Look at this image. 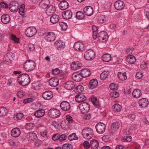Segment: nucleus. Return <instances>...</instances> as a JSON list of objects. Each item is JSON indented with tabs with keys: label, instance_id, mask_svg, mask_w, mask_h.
I'll use <instances>...</instances> for the list:
<instances>
[{
	"label": "nucleus",
	"instance_id": "7",
	"mask_svg": "<svg viewBox=\"0 0 149 149\" xmlns=\"http://www.w3.org/2000/svg\"><path fill=\"white\" fill-rule=\"evenodd\" d=\"M37 30L34 27H29L25 31L26 36L29 37H32L37 33Z\"/></svg>",
	"mask_w": 149,
	"mask_h": 149
},
{
	"label": "nucleus",
	"instance_id": "33",
	"mask_svg": "<svg viewBox=\"0 0 149 149\" xmlns=\"http://www.w3.org/2000/svg\"><path fill=\"white\" fill-rule=\"evenodd\" d=\"M90 146L91 149H97L99 147V143L97 141L94 140L90 142Z\"/></svg>",
	"mask_w": 149,
	"mask_h": 149
},
{
	"label": "nucleus",
	"instance_id": "28",
	"mask_svg": "<svg viewBox=\"0 0 149 149\" xmlns=\"http://www.w3.org/2000/svg\"><path fill=\"white\" fill-rule=\"evenodd\" d=\"M98 84V81L96 79H92L89 83V87L90 89H93L97 86Z\"/></svg>",
	"mask_w": 149,
	"mask_h": 149
},
{
	"label": "nucleus",
	"instance_id": "21",
	"mask_svg": "<svg viewBox=\"0 0 149 149\" xmlns=\"http://www.w3.org/2000/svg\"><path fill=\"white\" fill-rule=\"evenodd\" d=\"M49 83L51 86L55 87L58 84V80L56 78H52L49 79Z\"/></svg>",
	"mask_w": 149,
	"mask_h": 149
},
{
	"label": "nucleus",
	"instance_id": "37",
	"mask_svg": "<svg viewBox=\"0 0 149 149\" xmlns=\"http://www.w3.org/2000/svg\"><path fill=\"white\" fill-rule=\"evenodd\" d=\"M102 60L105 62H109L112 59L111 55L109 54H104L102 57Z\"/></svg>",
	"mask_w": 149,
	"mask_h": 149
},
{
	"label": "nucleus",
	"instance_id": "51",
	"mask_svg": "<svg viewBox=\"0 0 149 149\" xmlns=\"http://www.w3.org/2000/svg\"><path fill=\"white\" fill-rule=\"evenodd\" d=\"M112 61H114L116 63H119L122 62V60L120 59L119 57L117 56H115L112 58Z\"/></svg>",
	"mask_w": 149,
	"mask_h": 149
},
{
	"label": "nucleus",
	"instance_id": "10",
	"mask_svg": "<svg viewBox=\"0 0 149 149\" xmlns=\"http://www.w3.org/2000/svg\"><path fill=\"white\" fill-rule=\"evenodd\" d=\"M95 127L97 132L99 134H102L105 131V125L103 123H99L96 125Z\"/></svg>",
	"mask_w": 149,
	"mask_h": 149
},
{
	"label": "nucleus",
	"instance_id": "59",
	"mask_svg": "<svg viewBox=\"0 0 149 149\" xmlns=\"http://www.w3.org/2000/svg\"><path fill=\"white\" fill-rule=\"evenodd\" d=\"M76 89L78 93H81L84 90L83 87L81 85H79L76 87Z\"/></svg>",
	"mask_w": 149,
	"mask_h": 149
},
{
	"label": "nucleus",
	"instance_id": "50",
	"mask_svg": "<svg viewBox=\"0 0 149 149\" xmlns=\"http://www.w3.org/2000/svg\"><path fill=\"white\" fill-rule=\"evenodd\" d=\"M23 117V114L20 113H18L16 115L14 116V119L16 120H21L22 118Z\"/></svg>",
	"mask_w": 149,
	"mask_h": 149
},
{
	"label": "nucleus",
	"instance_id": "62",
	"mask_svg": "<svg viewBox=\"0 0 149 149\" xmlns=\"http://www.w3.org/2000/svg\"><path fill=\"white\" fill-rule=\"evenodd\" d=\"M66 119L69 123H72L73 122L72 117L69 115H67L66 116Z\"/></svg>",
	"mask_w": 149,
	"mask_h": 149
},
{
	"label": "nucleus",
	"instance_id": "4",
	"mask_svg": "<svg viewBox=\"0 0 149 149\" xmlns=\"http://www.w3.org/2000/svg\"><path fill=\"white\" fill-rule=\"evenodd\" d=\"M95 53L92 49H88L84 53V57L87 60H93L95 57Z\"/></svg>",
	"mask_w": 149,
	"mask_h": 149
},
{
	"label": "nucleus",
	"instance_id": "63",
	"mask_svg": "<svg viewBox=\"0 0 149 149\" xmlns=\"http://www.w3.org/2000/svg\"><path fill=\"white\" fill-rule=\"evenodd\" d=\"M111 96L113 98H115L118 97L119 96V94L118 93L114 91L112 92L111 94Z\"/></svg>",
	"mask_w": 149,
	"mask_h": 149
},
{
	"label": "nucleus",
	"instance_id": "30",
	"mask_svg": "<svg viewBox=\"0 0 149 149\" xmlns=\"http://www.w3.org/2000/svg\"><path fill=\"white\" fill-rule=\"evenodd\" d=\"M45 113V111L43 109H41L35 111L34 113V115L37 117L40 118L44 116Z\"/></svg>",
	"mask_w": 149,
	"mask_h": 149
},
{
	"label": "nucleus",
	"instance_id": "52",
	"mask_svg": "<svg viewBox=\"0 0 149 149\" xmlns=\"http://www.w3.org/2000/svg\"><path fill=\"white\" fill-rule=\"evenodd\" d=\"M68 139L70 141H72L74 140H77L78 138L77 136L75 133H73L69 135Z\"/></svg>",
	"mask_w": 149,
	"mask_h": 149
},
{
	"label": "nucleus",
	"instance_id": "31",
	"mask_svg": "<svg viewBox=\"0 0 149 149\" xmlns=\"http://www.w3.org/2000/svg\"><path fill=\"white\" fill-rule=\"evenodd\" d=\"M61 2L59 4V6L61 10H64L66 9L68 7V3L65 1H61Z\"/></svg>",
	"mask_w": 149,
	"mask_h": 149
},
{
	"label": "nucleus",
	"instance_id": "56",
	"mask_svg": "<svg viewBox=\"0 0 149 149\" xmlns=\"http://www.w3.org/2000/svg\"><path fill=\"white\" fill-rule=\"evenodd\" d=\"M63 149H72V146L71 144L66 143L64 144L63 146Z\"/></svg>",
	"mask_w": 149,
	"mask_h": 149
},
{
	"label": "nucleus",
	"instance_id": "15",
	"mask_svg": "<svg viewBox=\"0 0 149 149\" xmlns=\"http://www.w3.org/2000/svg\"><path fill=\"white\" fill-rule=\"evenodd\" d=\"M139 104L140 108H144L148 105V102L147 99L143 98L139 100Z\"/></svg>",
	"mask_w": 149,
	"mask_h": 149
},
{
	"label": "nucleus",
	"instance_id": "64",
	"mask_svg": "<svg viewBox=\"0 0 149 149\" xmlns=\"http://www.w3.org/2000/svg\"><path fill=\"white\" fill-rule=\"evenodd\" d=\"M11 39L14 40L15 42L18 43L19 42V39L15 35L12 34L11 36Z\"/></svg>",
	"mask_w": 149,
	"mask_h": 149
},
{
	"label": "nucleus",
	"instance_id": "60",
	"mask_svg": "<svg viewBox=\"0 0 149 149\" xmlns=\"http://www.w3.org/2000/svg\"><path fill=\"white\" fill-rule=\"evenodd\" d=\"M132 140V138L131 136H128L126 137H125L123 139V141L130 142Z\"/></svg>",
	"mask_w": 149,
	"mask_h": 149
},
{
	"label": "nucleus",
	"instance_id": "36",
	"mask_svg": "<svg viewBox=\"0 0 149 149\" xmlns=\"http://www.w3.org/2000/svg\"><path fill=\"white\" fill-rule=\"evenodd\" d=\"M108 20V18L106 16L100 15L98 18V21L100 23H103L107 22Z\"/></svg>",
	"mask_w": 149,
	"mask_h": 149
},
{
	"label": "nucleus",
	"instance_id": "2",
	"mask_svg": "<svg viewBox=\"0 0 149 149\" xmlns=\"http://www.w3.org/2000/svg\"><path fill=\"white\" fill-rule=\"evenodd\" d=\"M82 134L84 138L87 139H90L93 136V130L90 128H85L82 131Z\"/></svg>",
	"mask_w": 149,
	"mask_h": 149
},
{
	"label": "nucleus",
	"instance_id": "23",
	"mask_svg": "<svg viewBox=\"0 0 149 149\" xmlns=\"http://www.w3.org/2000/svg\"><path fill=\"white\" fill-rule=\"evenodd\" d=\"M123 2L120 0H118L116 1L114 4L115 8L117 10H120L124 7Z\"/></svg>",
	"mask_w": 149,
	"mask_h": 149
},
{
	"label": "nucleus",
	"instance_id": "34",
	"mask_svg": "<svg viewBox=\"0 0 149 149\" xmlns=\"http://www.w3.org/2000/svg\"><path fill=\"white\" fill-rule=\"evenodd\" d=\"M127 61L130 64H133L136 62V58L133 55H129L126 58Z\"/></svg>",
	"mask_w": 149,
	"mask_h": 149
},
{
	"label": "nucleus",
	"instance_id": "55",
	"mask_svg": "<svg viewBox=\"0 0 149 149\" xmlns=\"http://www.w3.org/2000/svg\"><path fill=\"white\" fill-rule=\"evenodd\" d=\"M91 100L92 102L94 105H97L98 104V101L96 97L94 96L91 97Z\"/></svg>",
	"mask_w": 149,
	"mask_h": 149
},
{
	"label": "nucleus",
	"instance_id": "9",
	"mask_svg": "<svg viewBox=\"0 0 149 149\" xmlns=\"http://www.w3.org/2000/svg\"><path fill=\"white\" fill-rule=\"evenodd\" d=\"M10 10L12 12H16L19 9V6L18 3L15 1L11 2L9 5Z\"/></svg>",
	"mask_w": 149,
	"mask_h": 149
},
{
	"label": "nucleus",
	"instance_id": "32",
	"mask_svg": "<svg viewBox=\"0 0 149 149\" xmlns=\"http://www.w3.org/2000/svg\"><path fill=\"white\" fill-rule=\"evenodd\" d=\"M10 20V17L8 14L3 15L1 17V22L4 24H7L9 22Z\"/></svg>",
	"mask_w": 149,
	"mask_h": 149
},
{
	"label": "nucleus",
	"instance_id": "8",
	"mask_svg": "<svg viewBox=\"0 0 149 149\" xmlns=\"http://www.w3.org/2000/svg\"><path fill=\"white\" fill-rule=\"evenodd\" d=\"M48 113L49 116L52 118H57L61 114L60 111L55 109H50Z\"/></svg>",
	"mask_w": 149,
	"mask_h": 149
},
{
	"label": "nucleus",
	"instance_id": "46",
	"mask_svg": "<svg viewBox=\"0 0 149 149\" xmlns=\"http://www.w3.org/2000/svg\"><path fill=\"white\" fill-rule=\"evenodd\" d=\"M76 17L79 19H82L85 17L84 14L81 11H78L76 13Z\"/></svg>",
	"mask_w": 149,
	"mask_h": 149
},
{
	"label": "nucleus",
	"instance_id": "47",
	"mask_svg": "<svg viewBox=\"0 0 149 149\" xmlns=\"http://www.w3.org/2000/svg\"><path fill=\"white\" fill-rule=\"evenodd\" d=\"M59 25L61 29L63 30H66L68 28V25L65 22H59Z\"/></svg>",
	"mask_w": 149,
	"mask_h": 149
},
{
	"label": "nucleus",
	"instance_id": "45",
	"mask_svg": "<svg viewBox=\"0 0 149 149\" xmlns=\"http://www.w3.org/2000/svg\"><path fill=\"white\" fill-rule=\"evenodd\" d=\"M93 30V39H95L97 38V28L95 26H92Z\"/></svg>",
	"mask_w": 149,
	"mask_h": 149
},
{
	"label": "nucleus",
	"instance_id": "3",
	"mask_svg": "<svg viewBox=\"0 0 149 149\" xmlns=\"http://www.w3.org/2000/svg\"><path fill=\"white\" fill-rule=\"evenodd\" d=\"M36 64L33 60H28L25 62L24 65V67L26 71H31L35 68Z\"/></svg>",
	"mask_w": 149,
	"mask_h": 149
},
{
	"label": "nucleus",
	"instance_id": "14",
	"mask_svg": "<svg viewBox=\"0 0 149 149\" xmlns=\"http://www.w3.org/2000/svg\"><path fill=\"white\" fill-rule=\"evenodd\" d=\"M64 86L68 90H71L73 89L75 86L73 81H68L65 83Z\"/></svg>",
	"mask_w": 149,
	"mask_h": 149
},
{
	"label": "nucleus",
	"instance_id": "16",
	"mask_svg": "<svg viewBox=\"0 0 149 149\" xmlns=\"http://www.w3.org/2000/svg\"><path fill=\"white\" fill-rule=\"evenodd\" d=\"M84 44L80 42H76L74 45V49L77 51H82L84 48Z\"/></svg>",
	"mask_w": 149,
	"mask_h": 149
},
{
	"label": "nucleus",
	"instance_id": "35",
	"mask_svg": "<svg viewBox=\"0 0 149 149\" xmlns=\"http://www.w3.org/2000/svg\"><path fill=\"white\" fill-rule=\"evenodd\" d=\"M59 19V17L58 15H54L50 17V21L52 23L54 24L57 23Z\"/></svg>",
	"mask_w": 149,
	"mask_h": 149
},
{
	"label": "nucleus",
	"instance_id": "48",
	"mask_svg": "<svg viewBox=\"0 0 149 149\" xmlns=\"http://www.w3.org/2000/svg\"><path fill=\"white\" fill-rule=\"evenodd\" d=\"M25 6L24 4H22L21 5L19 8V14L23 16L24 15V8H25Z\"/></svg>",
	"mask_w": 149,
	"mask_h": 149
},
{
	"label": "nucleus",
	"instance_id": "26",
	"mask_svg": "<svg viewBox=\"0 0 149 149\" xmlns=\"http://www.w3.org/2000/svg\"><path fill=\"white\" fill-rule=\"evenodd\" d=\"M62 16L65 19H69L72 16V13L69 10H66L63 12Z\"/></svg>",
	"mask_w": 149,
	"mask_h": 149
},
{
	"label": "nucleus",
	"instance_id": "54",
	"mask_svg": "<svg viewBox=\"0 0 149 149\" xmlns=\"http://www.w3.org/2000/svg\"><path fill=\"white\" fill-rule=\"evenodd\" d=\"M67 137V136L64 134L59 135V141L61 142L64 141L66 139Z\"/></svg>",
	"mask_w": 149,
	"mask_h": 149
},
{
	"label": "nucleus",
	"instance_id": "24",
	"mask_svg": "<svg viewBox=\"0 0 149 149\" xmlns=\"http://www.w3.org/2000/svg\"><path fill=\"white\" fill-rule=\"evenodd\" d=\"M86 99V98L85 95L82 94H78L75 97V100L78 102H83Z\"/></svg>",
	"mask_w": 149,
	"mask_h": 149
},
{
	"label": "nucleus",
	"instance_id": "22",
	"mask_svg": "<svg viewBox=\"0 0 149 149\" xmlns=\"http://www.w3.org/2000/svg\"><path fill=\"white\" fill-rule=\"evenodd\" d=\"M81 66V64L78 61H74L71 65L72 69L74 70L79 69Z\"/></svg>",
	"mask_w": 149,
	"mask_h": 149
},
{
	"label": "nucleus",
	"instance_id": "58",
	"mask_svg": "<svg viewBox=\"0 0 149 149\" xmlns=\"http://www.w3.org/2000/svg\"><path fill=\"white\" fill-rule=\"evenodd\" d=\"M33 100V99L31 98H26L24 100L23 102L24 103L26 104L32 102Z\"/></svg>",
	"mask_w": 149,
	"mask_h": 149
},
{
	"label": "nucleus",
	"instance_id": "20",
	"mask_svg": "<svg viewBox=\"0 0 149 149\" xmlns=\"http://www.w3.org/2000/svg\"><path fill=\"white\" fill-rule=\"evenodd\" d=\"M65 43L61 40L56 41L54 43L55 47L58 49H61L64 48Z\"/></svg>",
	"mask_w": 149,
	"mask_h": 149
},
{
	"label": "nucleus",
	"instance_id": "38",
	"mask_svg": "<svg viewBox=\"0 0 149 149\" xmlns=\"http://www.w3.org/2000/svg\"><path fill=\"white\" fill-rule=\"evenodd\" d=\"M55 11V8L52 5L49 6L46 10V13L48 15L53 14Z\"/></svg>",
	"mask_w": 149,
	"mask_h": 149
},
{
	"label": "nucleus",
	"instance_id": "49",
	"mask_svg": "<svg viewBox=\"0 0 149 149\" xmlns=\"http://www.w3.org/2000/svg\"><path fill=\"white\" fill-rule=\"evenodd\" d=\"M108 75V72L107 71H104L101 74L100 78L101 79H104L106 78Z\"/></svg>",
	"mask_w": 149,
	"mask_h": 149
},
{
	"label": "nucleus",
	"instance_id": "57",
	"mask_svg": "<svg viewBox=\"0 0 149 149\" xmlns=\"http://www.w3.org/2000/svg\"><path fill=\"white\" fill-rule=\"evenodd\" d=\"M12 59L13 58L11 56L10 54H7L4 58V59H6L5 61H6L7 62H8V61H11Z\"/></svg>",
	"mask_w": 149,
	"mask_h": 149
},
{
	"label": "nucleus",
	"instance_id": "43",
	"mask_svg": "<svg viewBox=\"0 0 149 149\" xmlns=\"http://www.w3.org/2000/svg\"><path fill=\"white\" fill-rule=\"evenodd\" d=\"M135 125H134V127L131 126L130 128L125 130L124 132V133L126 134H130L132 132L133 130L136 129Z\"/></svg>",
	"mask_w": 149,
	"mask_h": 149
},
{
	"label": "nucleus",
	"instance_id": "1",
	"mask_svg": "<svg viewBox=\"0 0 149 149\" xmlns=\"http://www.w3.org/2000/svg\"><path fill=\"white\" fill-rule=\"evenodd\" d=\"M31 81L29 75L27 74H22L19 75L18 78V82L19 84L23 86L27 85Z\"/></svg>",
	"mask_w": 149,
	"mask_h": 149
},
{
	"label": "nucleus",
	"instance_id": "11",
	"mask_svg": "<svg viewBox=\"0 0 149 149\" xmlns=\"http://www.w3.org/2000/svg\"><path fill=\"white\" fill-rule=\"evenodd\" d=\"M56 38L55 34L52 32L47 33L46 34L45 37L46 40L49 42H52L54 41Z\"/></svg>",
	"mask_w": 149,
	"mask_h": 149
},
{
	"label": "nucleus",
	"instance_id": "41",
	"mask_svg": "<svg viewBox=\"0 0 149 149\" xmlns=\"http://www.w3.org/2000/svg\"><path fill=\"white\" fill-rule=\"evenodd\" d=\"M118 76L120 80L122 81L126 79L127 78L126 73L125 72L122 73L120 72H119L118 73Z\"/></svg>",
	"mask_w": 149,
	"mask_h": 149
},
{
	"label": "nucleus",
	"instance_id": "18",
	"mask_svg": "<svg viewBox=\"0 0 149 149\" xmlns=\"http://www.w3.org/2000/svg\"><path fill=\"white\" fill-rule=\"evenodd\" d=\"M72 78L74 81H79L81 80L83 77L80 73L75 72L72 74Z\"/></svg>",
	"mask_w": 149,
	"mask_h": 149
},
{
	"label": "nucleus",
	"instance_id": "5",
	"mask_svg": "<svg viewBox=\"0 0 149 149\" xmlns=\"http://www.w3.org/2000/svg\"><path fill=\"white\" fill-rule=\"evenodd\" d=\"M79 108L81 113H84L88 111L90 109V106L88 103L86 102H83L79 104Z\"/></svg>",
	"mask_w": 149,
	"mask_h": 149
},
{
	"label": "nucleus",
	"instance_id": "25",
	"mask_svg": "<svg viewBox=\"0 0 149 149\" xmlns=\"http://www.w3.org/2000/svg\"><path fill=\"white\" fill-rule=\"evenodd\" d=\"M26 136L29 140L33 141L37 138L36 134L33 132H30L26 134Z\"/></svg>",
	"mask_w": 149,
	"mask_h": 149
},
{
	"label": "nucleus",
	"instance_id": "61",
	"mask_svg": "<svg viewBox=\"0 0 149 149\" xmlns=\"http://www.w3.org/2000/svg\"><path fill=\"white\" fill-rule=\"evenodd\" d=\"M91 117V115L90 113H87L84 114L83 116V118L85 120H89Z\"/></svg>",
	"mask_w": 149,
	"mask_h": 149
},
{
	"label": "nucleus",
	"instance_id": "39",
	"mask_svg": "<svg viewBox=\"0 0 149 149\" xmlns=\"http://www.w3.org/2000/svg\"><path fill=\"white\" fill-rule=\"evenodd\" d=\"M112 109L115 112H119L121 111L122 107L121 106L118 104H116L112 106Z\"/></svg>",
	"mask_w": 149,
	"mask_h": 149
},
{
	"label": "nucleus",
	"instance_id": "44",
	"mask_svg": "<svg viewBox=\"0 0 149 149\" xmlns=\"http://www.w3.org/2000/svg\"><path fill=\"white\" fill-rule=\"evenodd\" d=\"M35 125L32 123H26L25 125V127L27 130H33L34 127Z\"/></svg>",
	"mask_w": 149,
	"mask_h": 149
},
{
	"label": "nucleus",
	"instance_id": "13",
	"mask_svg": "<svg viewBox=\"0 0 149 149\" xmlns=\"http://www.w3.org/2000/svg\"><path fill=\"white\" fill-rule=\"evenodd\" d=\"M43 98L46 100H49L53 97V93L51 91H47L43 93L42 95Z\"/></svg>",
	"mask_w": 149,
	"mask_h": 149
},
{
	"label": "nucleus",
	"instance_id": "40",
	"mask_svg": "<svg viewBox=\"0 0 149 149\" xmlns=\"http://www.w3.org/2000/svg\"><path fill=\"white\" fill-rule=\"evenodd\" d=\"M141 95V93L140 90L136 89L134 90L132 93L133 96L135 98H138Z\"/></svg>",
	"mask_w": 149,
	"mask_h": 149
},
{
	"label": "nucleus",
	"instance_id": "17",
	"mask_svg": "<svg viewBox=\"0 0 149 149\" xmlns=\"http://www.w3.org/2000/svg\"><path fill=\"white\" fill-rule=\"evenodd\" d=\"M21 133V131L19 128H15L13 129L11 132L12 136L14 137H17L19 136Z\"/></svg>",
	"mask_w": 149,
	"mask_h": 149
},
{
	"label": "nucleus",
	"instance_id": "29",
	"mask_svg": "<svg viewBox=\"0 0 149 149\" xmlns=\"http://www.w3.org/2000/svg\"><path fill=\"white\" fill-rule=\"evenodd\" d=\"M80 73L83 77H86L89 76L91 74L90 70L87 68L82 69Z\"/></svg>",
	"mask_w": 149,
	"mask_h": 149
},
{
	"label": "nucleus",
	"instance_id": "6",
	"mask_svg": "<svg viewBox=\"0 0 149 149\" xmlns=\"http://www.w3.org/2000/svg\"><path fill=\"white\" fill-rule=\"evenodd\" d=\"M108 38V35L107 32L101 31L97 34V38L100 42H104L107 40Z\"/></svg>",
	"mask_w": 149,
	"mask_h": 149
},
{
	"label": "nucleus",
	"instance_id": "19",
	"mask_svg": "<svg viewBox=\"0 0 149 149\" xmlns=\"http://www.w3.org/2000/svg\"><path fill=\"white\" fill-rule=\"evenodd\" d=\"M84 11L86 15L88 16H91L93 12V8L90 6L85 7L84 8Z\"/></svg>",
	"mask_w": 149,
	"mask_h": 149
},
{
	"label": "nucleus",
	"instance_id": "42",
	"mask_svg": "<svg viewBox=\"0 0 149 149\" xmlns=\"http://www.w3.org/2000/svg\"><path fill=\"white\" fill-rule=\"evenodd\" d=\"M120 126V124L118 122L113 123L111 126V129L112 132H115L117 131Z\"/></svg>",
	"mask_w": 149,
	"mask_h": 149
},
{
	"label": "nucleus",
	"instance_id": "27",
	"mask_svg": "<svg viewBox=\"0 0 149 149\" xmlns=\"http://www.w3.org/2000/svg\"><path fill=\"white\" fill-rule=\"evenodd\" d=\"M49 3V0H42L40 3L39 5L41 8L45 9L48 6Z\"/></svg>",
	"mask_w": 149,
	"mask_h": 149
},
{
	"label": "nucleus",
	"instance_id": "53",
	"mask_svg": "<svg viewBox=\"0 0 149 149\" xmlns=\"http://www.w3.org/2000/svg\"><path fill=\"white\" fill-rule=\"evenodd\" d=\"M7 112V110L6 108L4 107L0 108V116H4L6 114Z\"/></svg>",
	"mask_w": 149,
	"mask_h": 149
},
{
	"label": "nucleus",
	"instance_id": "12",
	"mask_svg": "<svg viewBox=\"0 0 149 149\" xmlns=\"http://www.w3.org/2000/svg\"><path fill=\"white\" fill-rule=\"evenodd\" d=\"M60 107L61 109L64 111L69 110L70 108V104L66 101H63L61 102Z\"/></svg>",
	"mask_w": 149,
	"mask_h": 149
}]
</instances>
